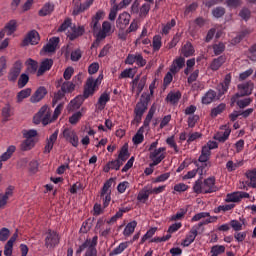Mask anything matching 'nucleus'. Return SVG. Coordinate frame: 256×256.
I'll return each instance as SVG.
<instances>
[{
  "label": "nucleus",
  "mask_w": 256,
  "mask_h": 256,
  "mask_svg": "<svg viewBox=\"0 0 256 256\" xmlns=\"http://www.w3.org/2000/svg\"><path fill=\"white\" fill-rule=\"evenodd\" d=\"M155 111H157V107H155V105H152L148 111V114H147L144 122H143V125L138 129V131L132 138V141L135 145H141V143H143V141H145L144 133H145V131H149V125L151 124L153 115H155Z\"/></svg>",
  "instance_id": "nucleus-1"
},
{
  "label": "nucleus",
  "mask_w": 256,
  "mask_h": 256,
  "mask_svg": "<svg viewBox=\"0 0 256 256\" xmlns=\"http://www.w3.org/2000/svg\"><path fill=\"white\" fill-rule=\"evenodd\" d=\"M159 145V140H156L152 142L148 148L149 151V159L152 161L151 167H156V165H159L163 159L167 156V148L166 147H160L157 148Z\"/></svg>",
  "instance_id": "nucleus-2"
},
{
  "label": "nucleus",
  "mask_w": 256,
  "mask_h": 256,
  "mask_svg": "<svg viewBox=\"0 0 256 256\" xmlns=\"http://www.w3.org/2000/svg\"><path fill=\"white\" fill-rule=\"evenodd\" d=\"M103 81V74H100L96 79L93 77H89L86 80V84L84 86V99H88V97H91V95H94L95 91L99 89V85H101V82Z\"/></svg>",
  "instance_id": "nucleus-3"
},
{
  "label": "nucleus",
  "mask_w": 256,
  "mask_h": 256,
  "mask_svg": "<svg viewBox=\"0 0 256 256\" xmlns=\"http://www.w3.org/2000/svg\"><path fill=\"white\" fill-rule=\"evenodd\" d=\"M63 109V104H59L52 115V118H49V114H46L44 116L43 114H40L39 112L34 116L33 121L35 125H39V123H42L43 125H49V123H53V121H56L61 115V111Z\"/></svg>",
  "instance_id": "nucleus-4"
},
{
  "label": "nucleus",
  "mask_w": 256,
  "mask_h": 256,
  "mask_svg": "<svg viewBox=\"0 0 256 256\" xmlns=\"http://www.w3.org/2000/svg\"><path fill=\"white\" fill-rule=\"evenodd\" d=\"M65 29L67 39H69L70 41H75L77 37H81V35L85 33V28L81 26H75V24H73V22H71V19L69 18L65 19Z\"/></svg>",
  "instance_id": "nucleus-5"
},
{
  "label": "nucleus",
  "mask_w": 256,
  "mask_h": 256,
  "mask_svg": "<svg viewBox=\"0 0 256 256\" xmlns=\"http://www.w3.org/2000/svg\"><path fill=\"white\" fill-rule=\"evenodd\" d=\"M193 191L198 195L201 193H215V191H217V187L215 186V179L213 177L205 179L203 182V188H201L199 183L194 184Z\"/></svg>",
  "instance_id": "nucleus-6"
},
{
  "label": "nucleus",
  "mask_w": 256,
  "mask_h": 256,
  "mask_svg": "<svg viewBox=\"0 0 256 256\" xmlns=\"http://www.w3.org/2000/svg\"><path fill=\"white\" fill-rule=\"evenodd\" d=\"M23 70V62L21 60H17L8 73V81L11 83H15L19 76L21 75V71Z\"/></svg>",
  "instance_id": "nucleus-7"
},
{
  "label": "nucleus",
  "mask_w": 256,
  "mask_h": 256,
  "mask_svg": "<svg viewBox=\"0 0 256 256\" xmlns=\"http://www.w3.org/2000/svg\"><path fill=\"white\" fill-rule=\"evenodd\" d=\"M206 217H208L205 221L200 222L198 225L199 227H203V225H209V223H215V221H217V217L216 216H211L208 212H200L198 214H195L191 221L192 223H195L197 221H201V219H205Z\"/></svg>",
  "instance_id": "nucleus-8"
},
{
  "label": "nucleus",
  "mask_w": 256,
  "mask_h": 256,
  "mask_svg": "<svg viewBox=\"0 0 256 256\" xmlns=\"http://www.w3.org/2000/svg\"><path fill=\"white\" fill-rule=\"evenodd\" d=\"M125 63L126 65H133V63H136L138 67H145V65H147V61L140 53L129 54L125 60Z\"/></svg>",
  "instance_id": "nucleus-9"
},
{
  "label": "nucleus",
  "mask_w": 256,
  "mask_h": 256,
  "mask_svg": "<svg viewBox=\"0 0 256 256\" xmlns=\"http://www.w3.org/2000/svg\"><path fill=\"white\" fill-rule=\"evenodd\" d=\"M60 42L61 39L59 37L54 36L50 38L48 43L43 46L42 51H44V53H55V51L59 49Z\"/></svg>",
  "instance_id": "nucleus-10"
},
{
  "label": "nucleus",
  "mask_w": 256,
  "mask_h": 256,
  "mask_svg": "<svg viewBox=\"0 0 256 256\" xmlns=\"http://www.w3.org/2000/svg\"><path fill=\"white\" fill-rule=\"evenodd\" d=\"M113 33V27L109 21L102 23V29L97 33L98 41H103L106 37H109Z\"/></svg>",
  "instance_id": "nucleus-11"
},
{
  "label": "nucleus",
  "mask_w": 256,
  "mask_h": 256,
  "mask_svg": "<svg viewBox=\"0 0 256 256\" xmlns=\"http://www.w3.org/2000/svg\"><path fill=\"white\" fill-rule=\"evenodd\" d=\"M147 105L148 104L145 101H140L136 104V107L134 109V113H135L134 121H136V123H141L143 114L145 113V111H147Z\"/></svg>",
  "instance_id": "nucleus-12"
},
{
  "label": "nucleus",
  "mask_w": 256,
  "mask_h": 256,
  "mask_svg": "<svg viewBox=\"0 0 256 256\" xmlns=\"http://www.w3.org/2000/svg\"><path fill=\"white\" fill-rule=\"evenodd\" d=\"M220 129L221 131L214 135V139L220 143H225L229 139V135H231V128L228 125H224Z\"/></svg>",
  "instance_id": "nucleus-13"
},
{
  "label": "nucleus",
  "mask_w": 256,
  "mask_h": 256,
  "mask_svg": "<svg viewBox=\"0 0 256 256\" xmlns=\"http://www.w3.org/2000/svg\"><path fill=\"white\" fill-rule=\"evenodd\" d=\"M57 89L61 87L60 90H58L57 93L54 94V98L52 100V107H55L56 103H59L63 97H65V82H63V79H61L59 82L56 84Z\"/></svg>",
  "instance_id": "nucleus-14"
},
{
  "label": "nucleus",
  "mask_w": 256,
  "mask_h": 256,
  "mask_svg": "<svg viewBox=\"0 0 256 256\" xmlns=\"http://www.w3.org/2000/svg\"><path fill=\"white\" fill-rule=\"evenodd\" d=\"M45 95H47V88L40 86L30 97V101L31 103H39V101H43V99H45Z\"/></svg>",
  "instance_id": "nucleus-15"
},
{
  "label": "nucleus",
  "mask_w": 256,
  "mask_h": 256,
  "mask_svg": "<svg viewBox=\"0 0 256 256\" xmlns=\"http://www.w3.org/2000/svg\"><path fill=\"white\" fill-rule=\"evenodd\" d=\"M56 245H59V234L57 232H48L45 238V246L55 247Z\"/></svg>",
  "instance_id": "nucleus-16"
},
{
  "label": "nucleus",
  "mask_w": 256,
  "mask_h": 256,
  "mask_svg": "<svg viewBox=\"0 0 256 256\" xmlns=\"http://www.w3.org/2000/svg\"><path fill=\"white\" fill-rule=\"evenodd\" d=\"M183 67H185V58L178 57L173 60L172 65L170 66V72L175 75L176 73H179Z\"/></svg>",
  "instance_id": "nucleus-17"
},
{
  "label": "nucleus",
  "mask_w": 256,
  "mask_h": 256,
  "mask_svg": "<svg viewBox=\"0 0 256 256\" xmlns=\"http://www.w3.org/2000/svg\"><path fill=\"white\" fill-rule=\"evenodd\" d=\"M101 19H105V11L98 10L96 14L93 16L92 22H91V27L93 31H97L100 29L101 24H99V21H101Z\"/></svg>",
  "instance_id": "nucleus-18"
},
{
  "label": "nucleus",
  "mask_w": 256,
  "mask_h": 256,
  "mask_svg": "<svg viewBox=\"0 0 256 256\" xmlns=\"http://www.w3.org/2000/svg\"><path fill=\"white\" fill-rule=\"evenodd\" d=\"M149 195H152L151 186H144L138 193L137 201H139V203H147Z\"/></svg>",
  "instance_id": "nucleus-19"
},
{
  "label": "nucleus",
  "mask_w": 256,
  "mask_h": 256,
  "mask_svg": "<svg viewBox=\"0 0 256 256\" xmlns=\"http://www.w3.org/2000/svg\"><path fill=\"white\" fill-rule=\"evenodd\" d=\"M253 87L254 84L251 81L242 83L238 85V91L240 92V95L242 97H245V95H251L253 93Z\"/></svg>",
  "instance_id": "nucleus-20"
},
{
  "label": "nucleus",
  "mask_w": 256,
  "mask_h": 256,
  "mask_svg": "<svg viewBox=\"0 0 256 256\" xmlns=\"http://www.w3.org/2000/svg\"><path fill=\"white\" fill-rule=\"evenodd\" d=\"M231 74H226L224 77V81L221 82L218 86H217V90L219 91V95H225V93H227V91L229 90V85H231Z\"/></svg>",
  "instance_id": "nucleus-21"
},
{
  "label": "nucleus",
  "mask_w": 256,
  "mask_h": 256,
  "mask_svg": "<svg viewBox=\"0 0 256 256\" xmlns=\"http://www.w3.org/2000/svg\"><path fill=\"white\" fill-rule=\"evenodd\" d=\"M197 228H192L186 235L185 239L182 241V247H189L193 241L197 238Z\"/></svg>",
  "instance_id": "nucleus-22"
},
{
  "label": "nucleus",
  "mask_w": 256,
  "mask_h": 256,
  "mask_svg": "<svg viewBox=\"0 0 256 256\" xmlns=\"http://www.w3.org/2000/svg\"><path fill=\"white\" fill-rule=\"evenodd\" d=\"M129 21H131V15L127 12H124L119 15L116 25L117 27H120V29H125L127 25H129Z\"/></svg>",
  "instance_id": "nucleus-23"
},
{
  "label": "nucleus",
  "mask_w": 256,
  "mask_h": 256,
  "mask_svg": "<svg viewBox=\"0 0 256 256\" xmlns=\"http://www.w3.org/2000/svg\"><path fill=\"white\" fill-rule=\"evenodd\" d=\"M83 101H85L84 96H76L68 105V111H77L83 105Z\"/></svg>",
  "instance_id": "nucleus-24"
},
{
  "label": "nucleus",
  "mask_w": 256,
  "mask_h": 256,
  "mask_svg": "<svg viewBox=\"0 0 256 256\" xmlns=\"http://www.w3.org/2000/svg\"><path fill=\"white\" fill-rule=\"evenodd\" d=\"M109 101H111V96L109 95V93L104 92L102 95H100L96 104L97 110L103 111V109H105V105H107Z\"/></svg>",
  "instance_id": "nucleus-25"
},
{
  "label": "nucleus",
  "mask_w": 256,
  "mask_h": 256,
  "mask_svg": "<svg viewBox=\"0 0 256 256\" xmlns=\"http://www.w3.org/2000/svg\"><path fill=\"white\" fill-rule=\"evenodd\" d=\"M81 82V75H77L73 78L72 81L65 83V93H73L75 91V87H77V83Z\"/></svg>",
  "instance_id": "nucleus-26"
},
{
  "label": "nucleus",
  "mask_w": 256,
  "mask_h": 256,
  "mask_svg": "<svg viewBox=\"0 0 256 256\" xmlns=\"http://www.w3.org/2000/svg\"><path fill=\"white\" fill-rule=\"evenodd\" d=\"M17 241V233L13 234V236L7 241L4 246V255L11 256L13 255V244Z\"/></svg>",
  "instance_id": "nucleus-27"
},
{
  "label": "nucleus",
  "mask_w": 256,
  "mask_h": 256,
  "mask_svg": "<svg viewBox=\"0 0 256 256\" xmlns=\"http://www.w3.org/2000/svg\"><path fill=\"white\" fill-rule=\"evenodd\" d=\"M24 41L31 45H37L40 41L39 32H37V30H31Z\"/></svg>",
  "instance_id": "nucleus-28"
},
{
  "label": "nucleus",
  "mask_w": 256,
  "mask_h": 256,
  "mask_svg": "<svg viewBox=\"0 0 256 256\" xmlns=\"http://www.w3.org/2000/svg\"><path fill=\"white\" fill-rule=\"evenodd\" d=\"M14 190H15V187L9 186L6 189L5 194H0V209L1 207H5V205H7V200L9 199V197L13 196Z\"/></svg>",
  "instance_id": "nucleus-29"
},
{
  "label": "nucleus",
  "mask_w": 256,
  "mask_h": 256,
  "mask_svg": "<svg viewBox=\"0 0 256 256\" xmlns=\"http://www.w3.org/2000/svg\"><path fill=\"white\" fill-rule=\"evenodd\" d=\"M180 53L184 57H193V55H195V48L193 47V44L187 42L184 46H182Z\"/></svg>",
  "instance_id": "nucleus-30"
},
{
  "label": "nucleus",
  "mask_w": 256,
  "mask_h": 256,
  "mask_svg": "<svg viewBox=\"0 0 256 256\" xmlns=\"http://www.w3.org/2000/svg\"><path fill=\"white\" fill-rule=\"evenodd\" d=\"M73 3L75 5L73 15H79V13H83L85 9H89V7H91V2L88 4H81V1L73 0Z\"/></svg>",
  "instance_id": "nucleus-31"
},
{
  "label": "nucleus",
  "mask_w": 256,
  "mask_h": 256,
  "mask_svg": "<svg viewBox=\"0 0 256 256\" xmlns=\"http://www.w3.org/2000/svg\"><path fill=\"white\" fill-rule=\"evenodd\" d=\"M57 132H54L50 137L47 139L46 145L44 147V153H51L53 146L55 145V141H57Z\"/></svg>",
  "instance_id": "nucleus-32"
},
{
  "label": "nucleus",
  "mask_w": 256,
  "mask_h": 256,
  "mask_svg": "<svg viewBox=\"0 0 256 256\" xmlns=\"http://www.w3.org/2000/svg\"><path fill=\"white\" fill-rule=\"evenodd\" d=\"M131 245V242H121L116 248L110 251L109 256L121 255L125 249H127Z\"/></svg>",
  "instance_id": "nucleus-33"
},
{
  "label": "nucleus",
  "mask_w": 256,
  "mask_h": 256,
  "mask_svg": "<svg viewBox=\"0 0 256 256\" xmlns=\"http://www.w3.org/2000/svg\"><path fill=\"white\" fill-rule=\"evenodd\" d=\"M27 71L31 75H35L37 73V69H39V63L36 60H33L32 58H29L26 63Z\"/></svg>",
  "instance_id": "nucleus-34"
},
{
  "label": "nucleus",
  "mask_w": 256,
  "mask_h": 256,
  "mask_svg": "<svg viewBox=\"0 0 256 256\" xmlns=\"http://www.w3.org/2000/svg\"><path fill=\"white\" fill-rule=\"evenodd\" d=\"M225 61H226L225 56H219L218 58H215L210 63L211 71H219V69H221V66L223 65V63H225Z\"/></svg>",
  "instance_id": "nucleus-35"
},
{
  "label": "nucleus",
  "mask_w": 256,
  "mask_h": 256,
  "mask_svg": "<svg viewBox=\"0 0 256 256\" xmlns=\"http://www.w3.org/2000/svg\"><path fill=\"white\" fill-rule=\"evenodd\" d=\"M239 167H243V161L240 160H229L226 163V169L228 171V173H233V171H237V169H239Z\"/></svg>",
  "instance_id": "nucleus-36"
},
{
  "label": "nucleus",
  "mask_w": 256,
  "mask_h": 256,
  "mask_svg": "<svg viewBox=\"0 0 256 256\" xmlns=\"http://www.w3.org/2000/svg\"><path fill=\"white\" fill-rule=\"evenodd\" d=\"M55 9V6L51 3H46L41 10H39L38 15L40 17H47V15H51Z\"/></svg>",
  "instance_id": "nucleus-37"
},
{
  "label": "nucleus",
  "mask_w": 256,
  "mask_h": 256,
  "mask_svg": "<svg viewBox=\"0 0 256 256\" xmlns=\"http://www.w3.org/2000/svg\"><path fill=\"white\" fill-rule=\"evenodd\" d=\"M179 99H181V92L179 91L170 92L166 97V101L171 103V105H177V103H179Z\"/></svg>",
  "instance_id": "nucleus-38"
},
{
  "label": "nucleus",
  "mask_w": 256,
  "mask_h": 256,
  "mask_svg": "<svg viewBox=\"0 0 256 256\" xmlns=\"http://www.w3.org/2000/svg\"><path fill=\"white\" fill-rule=\"evenodd\" d=\"M137 228V221H132L126 225L123 231L124 237H131L133 233H135V229Z\"/></svg>",
  "instance_id": "nucleus-39"
},
{
  "label": "nucleus",
  "mask_w": 256,
  "mask_h": 256,
  "mask_svg": "<svg viewBox=\"0 0 256 256\" xmlns=\"http://www.w3.org/2000/svg\"><path fill=\"white\" fill-rule=\"evenodd\" d=\"M215 97H217V93L213 90H209L203 97L202 103L203 105H209L215 101Z\"/></svg>",
  "instance_id": "nucleus-40"
},
{
  "label": "nucleus",
  "mask_w": 256,
  "mask_h": 256,
  "mask_svg": "<svg viewBox=\"0 0 256 256\" xmlns=\"http://www.w3.org/2000/svg\"><path fill=\"white\" fill-rule=\"evenodd\" d=\"M127 159H129V148L127 147V145H124L120 149V152L118 154V161L123 165V163H125Z\"/></svg>",
  "instance_id": "nucleus-41"
},
{
  "label": "nucleus",
  "mask_w": 256,
  "mask_h": 256,
  "mask_svg": "<svg viewBox=\"0 0 256 256\" xmlns=\"http://www.w3.org/2000/svg\"><path fill=\"white\" fill-rule=\"evenodd\" d=\"M16 150H17V148L14 145L9 146L6 150V152H4L1 155L0 161H9V159H11V157H13V153H15Z\"/></svg>",
  "instance_id": "nucleus-42"
},
{
  "label": "nucleus",
  "mask_w": 256,
  "mask_h": 256,
  "mask_svg": "<svg viewBox=\"0 0 256 256\" xmlns=\"http://www.w3.org/2000/svg\"><path fill=\"white\" fill-rule=\"evenodd\" d=\"M35 147V140L26 138L20 145L21 151H31Z\"/></svg>",
  "instance_id": "nucleus-43"
},
{
  "label": "nucleus",
  "mask_w": 256,
  "mask_h": 256,
  "mask_svg": "<svg viewBox=\"0 0 256 256\" xmlns=\"http://www.w3.org/2000/svg\"><path fill=\"white\" fill-rule=\"evenodd\" d=\"M27 97H31V88H26L18 92L17 102L21 103L23 99H27Z\"/></svg>",
  "instance_id": "nucleus-44"
},
{
  "label": "nucleus",
  "mask_w": 256,
  "mask_h": 256,
  "mask_svg": "<svg viewBox=\"0 0 256 256\" xmlns=\"http://www.w3.org/2000/svg\"><path fill=\"white\" fill-rule=\"evenodd\" d=\"M210 253H211L210 256L223 255V253H225V246H223V245L212 246Z\"/></svg>",
  "instance_id": "nucleus-45"
},
{
  "label": "nucleus",
  "mask_w": 256,
  "mask_h": 256,
  "mask_svg": "<svg viewBox=\"0 0 256 256\" xmlns=\"http://www.w3.org/2000/svg\"><path fill=\"white\" fill-rule=\"evenodd\" d=\"M135 77V69L128 68L121 72L119 79H133Z\"/></svg>",
  "instance_id": "nucleus-46"
},
{
  "label": "nucleus",
  "mask_w": 256,
  "mask_h": 256,
  "mask_svg": "<svg viewBox=\"0 0 256 256\" xmlns=\"http://www.w3.org/2000/svg\"><path fill=\"white\" fill-rule=\"evenodd\" d=\"M177 25V21L175 19H172L170 22L162 25V35H169V31H171L172 27H175Z\"/></svg>",
  "instance_id": "nucleus-47"
},
{
  "label": "nucleus",
  "mask_w": 256,
  "mask_h": 256,
  "mask_svg": "<svg viewBox=\"0 0 256 256\" xmlns=\"http://www.w3.org/2000/svg\"><path fill=\"white\" fill-rule=\"evenodd\" d=\"M189 190V185L183 183V182H180L176 185H174V188H173V193L176 194V193H185V191H188Z\"/></svg>",
  "instance_id": "nucleus-48"
},
{
  "label": "nucleus",
  "mask_w": 256,
  "mask_h": 256,
  "mask_svg": "<svg viewBox=\"0 0 256 256\" xmlns=\"http://www.w3.org/2000/svg\"><path fill=\"white\" fill-rule=\"evenodd\" d=\"M187 215V209L181 208L176 214L170 217V221H181Z\"/></svg>",
  "instance_id": "nucleus-49"
},
{
  "label": "nucleus",
  "mask_w": 256,
  "mask_h": 256,
  "mask_svg": "<svg viewBox=\"0 0 256 256\" xmlns=\"http://www.w3.org/2000/svg\"><path fill=\"white\" fill-rule=\"evenodd\" d=\"M238 201H241V194L239 192H234L226 196L227 203H238Z\"/></svg>",
  "instance_id": "nucleus-50"
},
{
  "label": "nucleus",
  "mask_w": 256,
  "mask_h": 256,
  "mask_svg": "<svg viewBox=\"0 0 256 256\" xmlns=\"http://www.w3.org/2000/svg\"><path fill=\"white\" fill-rule=\"evenodd\" d=\"M163 45L162 38L160 35H155L152 41L153 51H159Z\"/></svg>",
  "instance_id": "nucleus-51"
},
{
  "label": "nucleus",
  "mask_w": 256,
  "mask_h": 256,
  "mask_svg": "<svg viewBox=\"0 0 256 256\" xmlns=\"http://www.w3.org/2000/svg\"><path fill=\"white\" fill-rule=\"evenodd\" d=\"M166 143L170 147V149L174 150V153H179V146H177V142H175V136H170L166 139Z\"/></svg>",
  "instance_id": "nucleus-52"
},
{
  "label": "nucleus",
  "mask_w": 256,
  "mask_h": 256,
  "mask_svg": "<svg viewBox=\"0 0 256 256\" xmlns=\"http://www.w3.org/2000/svg\"><path fill=\"white\" fill-rule=\"evenodd\" d=\"M11 115H13V112H11V105L6 104L5 107L2 108L3 121H9Z\"/></svg>",
  "instance_id": "nucleus-53"
},
{
  "label": "nucleus",
  "mask_w": 256,
  "mask_h": 256,
  "mask_svg": "<svg viewBox=\"0 0 256 256\" xmlns=\"http://www.w3.org/2000/svg\"><path fill=\"white\" fill-rule=\"evenodd\" d=\"M99 240V238L97 236H94L92 239L87 240L83 245H82V249H89L90 247H92L93 249H95V247L97 246V241Z\"/></svg>",
  "instance_id": "nucleus-54"
},
{
  "label": "nucleus",
  "mask_w": 256,
  "mask_h": 256,
  "mask_svg": "<svg viewBox=\"0 0 256 256\" xmlns=\"http://www.w3.org/2000/svg\"><path fill=\"white\" fill-rule=\"evenodd\" d=\"M111 185H113V178H110L108 181L104 183L101 192V197H105V194L111 193Z\"/></svg>",
  "instance_id": "nucleus-55"
},
{
  "label": "nucleus",
  "mask_w": 256,
  "mask_h": 256,
  "mask_svg": "<svg viewBox=\"0 0 256 256\" xmlns=\"http://www.w3.org/2000/svg\"><path fill=\"white\" fill-rule=\"evenodd\" d=\"M68 139H69V142L71 143V145H73V147L79 146V137L77 136V133H75V131H71L68 134Z\"/></svg>",
  "instance_id": "nucleus-56"
},
{
  "label": "nucleus",
  "mask_w": 256,
  "mask_h": 256,
  "mask_svg": "<svg viewBox=\"0 0 256 256\" xmlns=\"http://www.w3.org/2000/svg\"><path fill=\"white\" fill-rule=\"evenodd\" d=\"M5 31H8V35L15 33V31H17V21L11 20L9 23H7L5 26Z\"/></svg>",
  "instance_id": "nucleus-57"
},
{
  "label": "nucleus",
  "mask_w": 256,
  "mask_h": 256,
  "mask_svg": "<svg viewBox=\"0 0 256 256\" xmlns=\"http://www.w3.org/2000/svg\"><path fill=\"white\" fill-rule=\"evenodd\" d=\"M29 83V75L23 73L20 75V78L18 79V88L23 89L25 85Z\"/></svg>",
  "instance_id": "nucleus-58"
},
{
  "label": "nucleus",
  "mask_w": 256,
  "mask_h": 256,
  "mask_svg": "<svg viewBox=\"0 0 256 256\" xmlns=\"http://www.w3.org/2000/svg\"><path fill=\"white\" fill-rule=\"evenodd\" d=\"M81 117H83V113H81V112H75V113L69 118V124H70V125H77L78 121H81Z\"/></svg>",
  "instance_id": "nucleus-59"
},
{
  "label": "nucleus",
  "mask_w": 256,
  "mask_h": 256,
  "mask_svg": "<svg viewBox=\"0 0 256 256\" xmlns=\"http://www.w3.org/2000/svg\"><path fill=\"white\" fill-rule=\"evenodd\" d=\"M225 104L221 103L211 111V117H217V115H221L222 112L225 111Z\"/></svg>",
  "instance_id": "nucleus-60"
},
{
  "label": "nucleus",
  "mask_w": 256,
  "mask_h": 256,
  "mask_svg": "<svg viewBox=\"0 0 256 256\" xmlns=\"http://www.w3.org/2000/svg\"><path fill=\"white\" fill-rule=\"evenodd\" d=\"M9 235H11V231H9L8 228L0 229V241H7L9 239Z\"/></svg>",
  "instance_id": "nucleus-61"
},
{
  "label": "nucleus",
  "mask_w": 256,
  "mask_h": 256,
  "mask_svg": "<svg viewBox=\"0 0 256 256\" xmlns=\"http://www.w3.org/2000/svg\"><path fill=\"white\" fill-rule=\"evenodd\" d=\"M157 232V228H151L146 232V235H144L141 238V243H145V241H147V239H151V237H153V235H155V233Z\"/></svg>",
  "instance_id": "nucleus-62"
},
{
  "label": "nucleus",
  "mask_w": 256,
  "mask_h": 256,
  "mask_svg": "<svg viewBox=\"0 0 256 256\" xmlns=\"http://www.w3.org/2000/svg\"><path fill=\"white\" fill-rule=\"evenodd\" d=\"M23 137L24 139H33L37 137V130H24Z\"/></svg>",
  "instance_id": "nucleus-63"
},
{
  "label": "nucleus",
  "mask_w": 256,
  "mask_h": 256,
  "mask_svg": "<svg viewBox=\"0 0 256 256\" xmlns=\"http://www.w3.org/2000/svg\"><path fill=\"white\" fill-rule=\"evenodd\" d=\"M139 22L138 20H133L129 26V28L127 29V33H135V31H137V29H139Z\"/></svg>",
  "instance_id": "nucleus-64"
}]
</instances>
